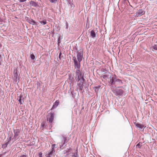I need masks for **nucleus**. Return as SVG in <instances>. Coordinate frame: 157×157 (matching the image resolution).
<instances>
[{
    "label": "nucleus",
    "mask_w": 157,
    "mask_h": 157,
    "mask_svg": "<svg viewBox=\"0 0 157 157\" xmlns=\"http://www.w3.org/2000/svg\"><path fill=\"white\" fill-rule=\"evenodd\" d=\"M80 62L78 61L74 62V64L75 68L77 69L75 71L76 78L77 81V88L80 90H82L83 88V83L85 80L83 78V75L79 70L80 67Z\"/></svg>",
    "instance_id": "obj_1"
},
{
    "label": "nucleus",
    "mask_w": 157,
    "mask_h": 157,
    "mask_svg": "<svg viewBox=\"0 0 157 157\" xmlns=\"http://www.w3.org/2000/svg\"><path fill=\"white\" fill-rule=\"evenodd\" d=\"M13 132L14 133V135L13 137V139L14 140H17V138L20 132V130L19 129H13Z\"/></svg>",
    "instance_id": "obj_6"
},
{
    "label": "nucleus",
    "mask_w": 157,
    "mask_h": 157,
    "mask_svg": "<svg viewBox=\"0 0 157 157\" xmlns=\"http://www.w3.org/2000/svg\"><path fill=\"white\" fill-rule=\"evenodd\" d=\"M109 75L110 74L108 73L107 74L104 75H103L102 77L106 79L107 78H109L111 77V76H110Z\"/></svg>",
    "instance_id": "obj_15"
},
{
    "label": "nucleus",
    "mask_w": 157,
    "mask_h": 157,
    "mask_svg": "<svg viewBox=\"0 0 157 157\" xmlns=\"http://www.w3.org/2000/svg\"><path fill=\"white\" fill-rule=\"evenodd\" d=\"M113 91L116 95H121L123 93V91L121 89L116 88L114 89Z\"/></svg>",
    "instance_id": "obj_3"
},
{
    "label": "nucleus",
    "mask_w": 157,
    "mask_h": 157,
    "mask_svg": "<svg viewBox=\"0 0 157 157\" xmlns=\"http://www.w3.org/2000/svg\"><path fill=\"white\" fill-rule=\"evenodd\" d=\"M19 73L17 72V70L16 69H14L13 72V75L12 76L13 79L17 83L19 82Z\"/></svg>",
    "instance_id": "obj_2"
},
{
    "label": "nucleus",
    "mask_w": 157,
    "mask_h": 157,
    "mask_svg": "<svg viewBox=\"0 0 157 157\" xmlns=\"http://www.w3.org/2000/svg\"><path fill=\"white\" fill-rule=\"evenodd\" d=\"M55 146H56V145L55 144H53L52 145V149L51 150H53L54 151V148L55 147Z\"/></svg>",
    "instance_id": "obj_27"
},
{
    "label": "nucleus",
    "mask_w": 157,
    "mask_h": 157,
    "mask_svg": "<svg viewBox=\"0 0 157 157\" xmlns=\"http://www.w3.org/2000/svg\"><path fill=\"white\" fill-rule=\"evenodd\" d=\"M68 27H69V26H68V22L67 21H66V27H65V28H66V29H68Z\"/></svg>",
    "instance_id": "obj_24"
},
{
    "label": "nucleus",
    "mask_w": 157,
    "mask_h": 157,
    "mask_svg": "<svg viewBox=\"0 0 157 157\" xmlns=\"http://www.w3.org/2000/svg\"><path fill=\"white\" fill-rule=\"evenodd\" d=\"M153 48L156 50H157V45H155L153 46Z\"/></svg>",
    "instance_id": "obj_25"
},
{
    "label": "nucleus",
    "mask_w": 157,
    "mask_h": 157,
    "mask_svg": "<svg viewBox=\"0 0 157 157\" xmlns=\"http://www.w3.org/2000/svg\"><path fill=\"white\" fill-rule=\"evenodd\" d=\"M110 80L111 85L114 84H117L118 83H122V81L119 79H117L115 81V78H114L113 77H110Z\"/></svg>",
    "instance_id": "obj_5"
},
{
    "label": "nucleus",
    "mask_w": 157,
    "mask_h": 157,
    "mask_svg": "<svg viewBox=\"0 0 157 157\" xmlns=\"http://www.w3.org/2000/svg\"><path fill=\"white\" fill-rule=\"evenodd\" d=\"M74 62H75L77 61L76 60V58L75 57H73Z\"/></svg>",
    "instance_id": "obj_28"
},
{
    "label": "nucleus",
    "mask_w": 157,
    "mask_h": 157,
    "mask_svg": "<svg viewBox=\"0 0 157 157\" xmlns=\"http://www.w3.org/2000/svg\"><path fill=\"white\" fill-rule=\"evenodd\" d=\"M83 57V53L81 51L78 52L77 55V58L78 61L80 62L82 59V58Z\"/></svg>",
    "instance_id": "obj_7"
},
{
    "label": "nucleus",
    "mask_w": 157,
    "mask_h": 157,
    "mask_svg": "<svg viewBox=\"0 0 157 157\" xmlns=\"http://www.w3.org/2000/svg\"><path fill=\"white\" fill-rule=\"evenodd\" d=\"M2 60L1 58V56L0 55V65H1Z\"/></svg>",
    "instance_id": "obj_30"
},
{
    "label": "nucleus",
    "mask_w": 157,
    "mask_h": 157,
    "mask_svg": "<svg viewBox=\"0 0 157 157\" xmlns=\"http://www.w3.org/2000/svg\"><path fill=\"white\" fill-rule=\"evenodd\" d=\"M71 150V148H70L69 149H67L66 150L64 151V153H67V152H68L70 151Z\"/></svg>",
    "instance_id": "obj_22"
},
{
    "label": "nucleus",
    "mask_w": 157,
    "mask_h": 157,
    "mask_svg": "<svg viewBox=\"0 0 157 157\" xmlns=\"http://www.w3.org/2000/svg\"><path fill=\"white\" fill-rule=\"evenodd\" d=\"M20 157H26V155H22L20 156Z\"/></svg>",
    "instance_id": "obj_34"
},
{
    "label": "nucleus",
    "mask_w": 157,
    "mask_h": 157,
    "mask_svg": "<svg viewBox=\"0 0 157 157\" xmlns=\"http://www.w3.org/2000/svg\"><path fill=\"white\" fill-rule=\"evenodd\" d=\"M73 154L72 157H79V156L77 153H73Z\"/></svg>",
    "instance_id": "obj_21"
},
{
    "label": "nucleus",
    "mask_w": 157,
    "mask_h": 157,
    "mask_svg": "<svg viewBox=\"0 0 157 157\" xmlns=\"http://www.w3.org/2000/svg\"><path fill=\"white\" fill-rule=\"evenodd\" d=\"M55 151L53 150H51V151L48 154H46L47 157H52L53 154H54Z\"/></svg>",
    "instance_id": "obj_11"
},
{
    "label": "nucleus",
    "mask_w": 157,
    "mask_h": 157,
    "mask_svg": "<svg viewBox=\"0 0 157 157\" xmlns=\"http://www.w3.org/2000/svg\"><path fill=\"white\" fill-rule=\"evenodd\" d=\"M59 104V101L58 100H56L54 103L51 110H52L56 108L58 105Z\"/></svg>",
    "instance_id": "obj_12"
},
{
    "label": "nucleus",
    "mask_w": 157,
    "mask_h": 157,
    "mask_svg": "<svg viewBox=\"0 0 157 157\" xmlns=\"http://www.w3.org/2000/svg\"><path fill=\"white\" fill-rule=\"evenodd\" d=\"M30 57L31 59H34L35 58V56L33 54H31L30 55Z\"/></svg>",
    "instance_id": "obj_23"
},
{
    "label": "nucleus",
    "mask_w": 157,
    "mask_h": 157,
    "mask_svg": "<svg viewBox=\"0 0 157 157\" xmlns=\"http://www.w3.org/2000/svg\"><path fill=\"white\" fill-rule=\"evenodd\" d=\"M57 0H51L50 2L52 3H55L57 1Z\"/></svg>",
    "instance_id": "obj_26"
},
{
    "label": "nucleus",
    "mask_w": 157,
    "mask_h": 157,
    "mask_svg": "<svg viewBox=\"0 0 157 157\" xmlns=\"http://www.w3.org/2000/svg\"><path fill=\"white\" fill-rule=\"evenodd\" d=\"M69 78L70 79V80H71V81L72 82V79H73V78L72 77H71V76H69Z\"/></svg>",
    "instance_id": "obj_31"
},
{
    "label": "nucleus",
    "mask_w": 157,
    "mask_h": 157,
    "mask_svg": "<svg viewBox=\"0 0 157 157\" xmlns=\"http://www.w3.org/2000/svg\"><path fill=\"white\" fill-rule=\"evenodd\" d=\"M39 157H42V153L41 152L39 153Z\"/></svg>",
    "instance_id": "obj_29"
},
{
    "label": "nucleus",
    "mask_w": 157,
    "mask_h": 157,
    "mask_svg": "<svg viewBox=\"0 0 157 157\" xmlns=\"http://www.w3.org/2000/svg\"><path fill=\"white\" fill-rule=\"evenodd\" d=\"M54 113H49L48 115L47 121H48L49 122L51 123L54 118Z\"/></svg>",
    "instance_id": "obj_4"
},
{
    "label": "nucleus",
    "mask_w": 157,
    "mask_h": 157,
    "mask_svg": "<svg viewBox=\"0 0 157 157\" xmlns=\"http://www.w3.org/2000/svg\"><path fill=\"white\" fill-rule=\"evenodd\" d=\"M20 2H23L25 1L26 0H19Z\"/></svg>",
    "instance_id": "obj_32"
},
{
    "label": "nucleus",
    "mask_w": 157,
    "mask_h": 157,
    "mask_svg": "<svg viewBox=\"0 0 157 157\" xmlns=\"http://www.w3.org/2000/svg\"><path fill=\"white\" fill-rule=\"evenodd\" d=\"M62 143L61 144H62L61 145H60V148H61L62 147H63L64 145L67 142V137L65 136L64 135H62Z\"/></svg>",
    "instance_id": "obj_8"
},
{
    "label": "nucleus",
    "mask_w": 157,
    "mask_h": 157,
    "mask_svg": "<svg viewBox=\"0 0 157 157\" xmlns=\"http://www.w3.org/2000/svg\"><path fill=\"white\" fill-rule=\"evenodd\" d=\"M8 144H9L8 142H7L5 144H3L2 145V147L3 148H6L7 147V146Z\"/></svg>",
    "instance_id": "obj_19"
},
{
    "label": "nucleus",
    "mask_w": 157,
    "mask_h": 157,
    "mask_svg": "<svg viewBox=\"0 0 157 157\" xmlns=\"http://www.w3.org/2000/svg\"><path fill=\"white\" fill-rule=\"evenodd\" d=\"M9 134H10L9 136V137L8 138V142H8L9 143V142L11 140V138L12 137L13 134L11 132L9 133Z\"/></svg>",
    "instance_id": "obj_16"
},
{
    "label": "nucleus",
    "mask_w": 157,
    "mask_h": 157,
    "mask_svg": "<svg viewBox=\"0 0 157 157\" xmlns=\"http://www.w3.org/2000/svg\"><path fill=\"white\" fill-rule=\"evenodd\" d=\"M40 22L42 25H44L46 24V21L45 20L40 21Z\"/></svg>",
    "instance_id": "obj_20"
},
{
    "label": "nucleus",
    "mask_w": 157,
    "mask_h": 157,
    "mask_svg": "<svg viewBox=\"0 0 157 157\" xmlns=\"http://www.w3.org/2000/svg\"><path fill=\"white\" fill-rule=\"evenodd\" d=\"M27 20L28 22L30 24H31L32 25H37L36 23V22L30 18H27Z\"/></svg>",
    "instance_id": "obj_10"
},
{
    "label": "nucleus",
    "mask_w": 157,
    "mask_h": 157,
    "mask_svg": "<svg viewBox=\"0 0 157 157\" xmlns=\"http://www.w3.org/2000/svg\"><path fill=\"white\" fill-rule=\"evenodd\" d=\"M140 146V144H137V146Z\"/></svg>",
    "instance_id": "obj_35"
},
{
    "label": "nucleus",
    "mask_w": 157,
    "mask_h": 157,
    "mask_svg": "<svg viewBox=\"0 0 157 157\" xmlns=\"http://www.w3.org/2000/svg\"><path fill=\"white\" fill-rule=\"evenodd\" d=\"M62 54V53H61V52H60L59 54V59H61V58H60V56H61Z\"/></svg>",
    "instance_id": "obj_33"
},
{
    "label": "nucleus",
    "mask_w": 157,
    "mask_h": 157,
    "mask_svg": "<svg viewBox=\"0 0 157 157\" xmlns=\"http://www.w3.org/2000/svg\"><path fill=\"white\" fill-rule=\"evenodd\" d=\"M30 4L32 6H37V4L33 1H31L30 2Z\"/></svg>",
    "instance_id": "obj_17"
},
{
    "label": "nucleus",
    "mask_w": 157,
    "mask_h": 157,
    "mask_svg": "<svg viewBox=\"0 0 157 157\" xmlns=\"http://www.w3.org/2000/svg\"><path fill=\"white\" fill-rule=\"evenodd\" d=\"M94 30H92L90 32V36L92 38H94L96 37V33Z\"/></svg>",
    "instance_id": "obj_13"
},
{
    "label": "nucleus",
    "mask_w": 157,
    "mask_h": 157,
    "mask_svg": "<svg viewBox=\"0 0 157 157\" xmlns=\"http://www.w3.org/2000/svg\"><path fill=\"white\" fill-rule=\"evenodd\" d=\"M22 97V95L21 94L18 97V98H19V99H18V98H17V100H18V101L21 104H22V100H21V98Z\"/></svg>",
    "instance_id": "obj_18"
},
{
    "label": "nucleus",
    "mask_w": 157,
    "mask_h": 157,
    "mask_svg": "<svg viewBox=\"0 0 157 157\" xmlns=\"http://www.w3.org/2000/svg\"><path fill=\"white\" fill-rule=\"evenodd\" d=\"M134 124L137 128H139L141 129H142L144 127V126L140 124L135 122Z\"/></svg>",
    "instance_id": "obj_14"
},
{
    "label": "nucleus",
    "mask_w": 157,
    "mask_h": 157,
    "mask_svg": "<svg viewBox=\"0 0 157 157\" xmlns=\"http://www.w3.org/2000/svg\"><path fill=\"white\" fill-rule=\"evenodd\" d=\"M144 12L142 10H140L136 13V16L137 17H139L144 14Z\"/></svg>",
    "instance_id": "obj_9"
}]
</instances>
